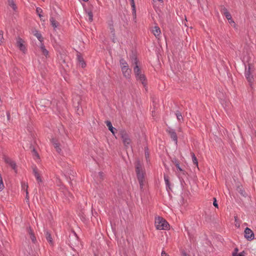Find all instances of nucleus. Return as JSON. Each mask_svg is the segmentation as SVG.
Listing matches in <instances>:
<instances>
[{"instance_id":"nucleus-1","label":"nucleus","mask_w":256,"mask_h":256,"mask_svg":"<svg viewBox=\"0 0 256 256\" xmlns=\"http://www.w3.org/2000/svg\"><path fill=\"white\" fill-rule=\"evenodd\" d=\"M136 172L138 180V181L140 189L144 190L145 183V172L139 160H137L135 163Z\"/></svg>"},{"instance_id":"nucleus-2","label":"nucleus","mask_w":256,"mask_h":256,"mask_svg":"<svg viewBox=\"0 0 256 256\" xmlns=\"http://www.w3.org/2000/svg\"><path fill=\"white\" fill-rule=\"evenodd\" d=\"M132 62L133 64H136L134 68V72L136 76V80L140 82L144 86H146V76L142 73L141 70L138 65V60L136 56H134L132 57Z\"/></svg>"},{"instance_id":"nucleus-3","label":"nucleus","mask_w":256,"mask_h":256,"mask_svg":"<svg viewBox=\"0 0 256 256\" xmlns=\"http://www.w3.org/2000/svg\"><path fill=\"white\" fill-rule=\"evenodd\" d=\"M155 226L157 230H168L170 225L163 218L158 217L155 220Z\"/></svg>"},{"instance_id":"nucleus-4","label":"nucleus","mask_w":256,"mask_h":256,"mask_svg":"<svg viewBox=\"0 0 256 256\" xmlns=\"http://www.w3.org/2000/svg\"><path fill=\"white\" fill-rule=\"evenodd\" d=\"M122 142L126 148H128L130 146L131 140L128 134L125 130H122L120 132Z\"/></svg>"},{"instance_id":"nucleus-5","label":"nucleus","mask_w":256,"mask_h":256,"mask_svg":"<svg viewBox=\"0 0 256 256\" xmlns=\"http://www.w3.org/2000/svg\"><path fill=\"white\" fill-rule=\"evenodd\" d=\"M245 76L250 86L252 88V85L254 82V78L250 70V66L248 65V68H246Z\"/></svg>"},{"instance_id":"nucleus-6","label":"nucleus","mask_w":256,"mask_h":256,"mask_svg":"<svg viewBox=\"0 0 256 256\" xmlns=\"http://www.w3.org/2000/svg\"><path fill=\"white\" fill-rule=\"evenodd\" d=\"M244 238L248 240L251 241L254 238V232L248 228H246L244 231Z\"/></svg>"},{"instance_id":"nucleus-7","label":"nucleus","mask_w":256,"mask_h":256,"mask_svg":"<svg viewBox=\"0 0 256 256\" xmlns=\"http://www.w3.org/2000/svg\"><path fill=\"white\" fill-rule=\"evenodd\" d=\"M3 158L6 163L9 164L10 167L14 170L15 172H17L16 164V162L12 160L10 158L4 156Z\"/></svg>"},{"instance_id":"nucleus-8","label":"nucleus","mask_w":256,"mask_h":256,"mask_svg":"<svg viewBox=\"0 0 256 256\" xmlns=\"http://www.w3.org/2000/svg\"><path fill=\"white\" fill-rule=\"evenodd\" d=\"M166 132L168 133L171 138L174 142L175 144H177L178 136L175 130L170 128H168Z\"/></svg>"},{"instance_id":"nucleus-9","label":"nucleus","mask_w":256,"mask_h":256,"mask_svg":"<svg viewBox=\"0 0 256 256\" xmlns=\"http://www.w3.org/2000/svg\"><path fill=\"white\" fill-rule=\"evenodd\" d=\"M32 169L34 174V175L38 183L40 184V182H42V180L40 177L38 170L35 165L32 166Z\"/></svg>"},{"instance_id":"nucleus-10","label":"nucleus","mask_w":256,"mask_h":256,"mask_svg":"<svg viewBox=\"0 0 256 256\" xmlns=\"http://www.w3.org/2000/svg\"><path fill=\"white\" fill-rule=\"evenodd\" d=\"M43 103L44 104H45V106H51V108H52L53 110H54V109H56L57 110H58V104L56 100H54L52 102H50L48 100H44Z\"/></svg>"},{"instance_id":"nucleus-11","label":"nucleus","mask_w":256,"mask_h":256,"mask_svg":"<svg viewBox=\"0 0 256 256\" xmlns=\"http://www.w3.org/2000/svg\"><path fill=\"white\" fill-rule=\"evenodd\" d=\"M24 40L22 38H19L16 41V45L17 46L20 48V50L23 52H25L26 50V48L24 45Z\"/></svg>"},{"instance_id":"nucleus-12","label":"nucleus","mask_w":256,"mask_h":256,"mask_svg":"<svg viewBox=\"0 0 256 256\" xmlns=\"http://www.w3.org/2000/svg\"><path fill=\"white\" fill-rule=\"evenodd\" d=\"M51 142L52 144L54 147L55 148L56 151L58 153H60L62 151L61 148H60V144L58 142V140L55 138H52L51 140Z\"/></svg>"},{"instance_id":"nucleus-13","label":"nucleus","mask_w":256,"mask_h":256,"mask_svg":"<svg viewBox=\"0 0 256 256\" xmlns=\"http://www.w3.org/2000/svg\"><path fill=\"white\" fill-rule=\"evenodd\" d=\"M122 71L124 76L126 78H130L131 70L129 68L128 66L126 68H122Z\"/></svg>"},{"instance_id":"nucleus-14","label":"nucleus","mask_w":256,"mask_h":256,"mask_svg":"<svg viewBox=\"0 0 256 256\" xmlns=\"http://www.w3.org/2000/svg\"><path fill=\"white\" fill-rule=\"evenodd\" d=\"M220 12L222 14H224L228 20H231V14L228 12V10L224 6H222L221 8Z\"/></svg>"},{"instance_id":"nucleus-15","label":"nucleus","mask_w":256,"mask_h":256,"mask_svg":"<svg viewBox=\"0 0 256 256\" xmlns=\"http://www.w3.org/2000/svg\"><path fill=\"white\" fill-rule=\"evenodd\" d=\"M32 34L34 36H36L38 40L40 42V43L42 42L44 40V38H42V34L40 32L37 30H34L32 31Z\"/></svg>"},{"instance_id":"nucleus-16","label":"nucleus","mask_w":256,"mask_h":256,"mask_svg":"<svg viewBox=\"0 0 256 256\" xmlns=\"http://www.w3.org/2000/svg\"><path fill=\"white\" fill-rule=\"evenodd\" d=\"M28 232L30 235V238L31 239L32 242L33 243H36V238L30 228H28Z\"/></svg>"},{"instance_id":"nucleus-17","label":"nucleus","mask_w":256,"mask_h":256,"mask_svg":"<svg viewBox=\"0 0 256 256\" xmlns=\"http://www.w3.org/2000/svg\"><path fill=\"white\" fill-rule=\"evenodd\" d=\"M40 49L42 54L47 57L48 56L49 52L45 48V46L44 44L42 42L40 44Z\"/></svg>"},{"instance_id":"nucleus-18","label":"nucleus","mask_w":256,"mask_h":256,"mask_svg":"<svg viewBox=\"0 0 256 256\" xmlns=\"http://www.w3.org/2000/svg\"><path fill=\"white\" fill-rule=\"evenodd\" d=\"M152 32L156 37L159 36L161 33L160 28H159V27L156 26H154L152 28Z\"/></svg>"},{"instance_id":"nucleus-19","label":"nucleus","mask_w":256,"mask_h":256,"mask_svg":"<svg viewBox=\"0 0 256 256\" xmlns=\"http://www.w3.org/2000/svg\"><path fill=\"white\" fill-rule=\"evenodd\" d=\"M172 161V162L174 164V165L176 166V168H177V169L178 170H179L180 172L183 171L182 169L180 166L179 161L178 159H176V158H174Z\"/></svg>"},{"instance_id":"nucleus-20","label":"nucleus","mask_w":256,"mask_h":256,"mask_svg":"<svg viewBox=\"0 0 256 256\" xmlns=\"http://www.w3.org/2000/svg\"><path fill=\"white\" fill-rule=\"evenodd\" d=\"M50 22L52 26L56 28L58 26L59 24L58 22L56 21L54 18L53 16H51L50 18Z\"/></svg>"},{"instance_id":"nucleus-21","label":"nucleus","mask_w":256,"mask_h":256,"mask_svg":"<svg viewBox=\"0 0 256 256\" xmlns=\"http://www.w3.org/2000/svg\"><path fill=\"white\" fill-rule=\"evenodd\" d=\"M106 124L108 128V130L113 134H114V130H116L112 126L111 122L109 120H106Z\"/></svg>"},{"instance_id":"nucleus-22","label":"nucleus","mask_w":256,"mask_h":256,"mask_svg":"<svg viewBox=\"0 0 256 256\" xmlns=\"http://www.w3.org/2000/svg\"><path fill=\"white\" fill-rule=\"evenodd\" d=\"M77 59L79 62L82 68H84L86 66L85 62H84V58L82 56L80 55H78Z\"/></svg>"},{"instance_id":"nucleus-23","label":"nucleus","mask_w":256,"mask_h":256,"mask_svg":"<svg viewBox=\"0 0 256 256\" xmlns=\"http://www.w3.org/2000/svg\"><path fill=\"white\" fill-rule=\"evenodd\" d=\"M46 238L48 242L50 244H52V238L50 234L48 231H46L45 232Z\"/></svg>"},{"instance_id":"nucleus-24","label":"nucleus","mask_w":256,"mask_h":256,"mask_svg":"<svg viewBox=\"0 0 256 256\" xmlns=\"http://www.w3.org/2000/svg\"><path fill=\"white\" fill-rule=\"evenodd\" d=\"M176 118L178 122H182L183 121V120H184L183 117L182 115L181 112L180 111L176 110Z\"/></svg>"},{"instance_id":"nucleus-25","label":"nucleus","mask_w":256,"mask_h":256,"mask_svg":"<svg viewBox=\"0 0 256 256\" xmlns=\"http://www.w3.org/2000/svg\"><path fill=\"white\" fill-rule=\"evenodd\" d=\"M130 4L132 8V13L133 16H136V6L134 4V0H130Z\"/></svg>"},{"instance_id":"nucleus-26","label":"nucleus","mask_w":256,"mask_h":256,"mask_svg":"<svg viewBox=\"0 0 256 256\" xmlns=\"http://www.w3.org/2000/svg\"><path fill=\"white\" fill-rule=\"evenodd\" d=\"M86 12L88 16V20L92 22L93 20V14L92 11L90 10H86Z\"/></svg>"},{"instance_id":"nucleus-27","label":"nucleus","mask_w":256,"mask_h":256,"mask_svg":"<svg viewBox=\"0 0 256 256\" xmlns=\"http://www.w3.org/2000/svg\"><path fill=\"white\" fill-rule=\"evenodd\" d=\"M164 180L166 186V188H168L170 189V182L169 180V176L167 175H164Z\"/></svg>"},{"instance_id":"nucleus-28","label":"nucleus","mask_w":256,"mask_h":256,"mask_svg":"<svg viewBox=\"0 0 256 256\" xmlns=\"http://www.w3.org/2000/svg\"><path fill=\"white\" fill-rule=\"evenodd\" d=\"M191 156H192V160L193 164L195 166H196L197 167H198V160H197L195 154H194V152H192L191 153Z\"/></svg>"},{"instance_id":"nucleus-29","label":"nucleus","mask_w":256,"mask_h":256,"mask_svg":"<svg viewBox=\"0 0 256 256\" xmlns=\"http://www.w3.org/2000/svg\"><path fill=\"white\" fill-rule=\"evenodd\" d=\"M120 62L122 68H124L128 66V63L124 58H121L120 60Z\"/></svg>"},{"instance_id":"nucleus-30","label":"nucleus","mask_w":256,"mask_h":256,"mask_svg":"<svg viewBox=\"0 0 256 256\" xmlns=\"http://www.w3.org/2000/svg\"><path fill=\"white\" fill-rule=\"evenodd\" d=\"M8 5L10 7H12L14 10H16L17 7L13 0H8Z\"/></svg>"},{"instance_id":"nucleus-31","label":"nucleus","mask_w":256,"mask_h":256,"mask_svg":"<svg viewBox=\"0 0 256 256\" xmlns=\"http://www.w3.org/2000/svg\"><path fill=\"white\" fill-rule=\"evenodd\" d=\"M238 248H236L234 249V252H232V256H244L243 252L238 254Z\"/></svg>"},{"instance_id":"nucleus-32","label":"nucleus","mask_w":256,"mask_h":256,"mask_svg":"<svg viewBox=\"0 0 256 256\" xmlns=\"http://www.w3.org/2000/svg\"><path fill=\"white\" fill-rule=\"evenodd\" d=\"M36 11L37 14L38 15V16L40 18L42 16V8H37Z\"/></svg>"},{"instance_id":"nucleus-33","label":"nucleus","mask_w":256,"mask_h":256,"mask_svg":"<svg viewBox=\"0 0 256 256\" xmlns=\"http://www.w3.org/2000/svg\"><path fill=\"white\" fill-rule=\"evenodd\" d=\"M4 188V186L2 180V178H0V192H2Z\"/></svg>"},{"instance_id":"nucleus-34","label":"nucleus","mask_w":256,"mask_h":256,"mask_svg":"<svg viewBox=\"0 0 256 256\" xmlns=\"http://www.w3.org/2000/svg\"><path fill=\"white\" fill-rule=\"evenodd\" d=\"M213 205L216 208H218V204L215 198H214Z\"/></svg>"},{"instance_id":"nucleus-35","label":"nucleus","mask_w":256,"mask_h":256,"mask_svg":"<svg viewBox=\"0 0 256 256\" xmlns=\"http://www.w3.org/2000/svg\"><path fill=\"white\" fill-rule=\"evenodd\" d=\"M32 152L34 153V154L36 157L39 158L38 154L34 148L32 150Z\"/></svg>"},{"instance_id":"nucleus-36","label":"nucleus","mask_w":256,"mask_h":256,"mask_svg":"<svg viewBox=\"0 0 256 256\" xmlns=\"http://www.w3.org/2000/svg\"><path fill=\"white\" fill-rule=\"evenodd\" d=\"M145 156H146V158H148L149 156V154L148 152V149L147 150H145Z\"/></svg>"},{"instance_id":"nucleus-37","label":"nucleus","mask_w":256,"mask_h":256,"mask_svg":"<svg viewBox=\"0 0 256 256\" xmlns=\"http://www.w3.org/2000/svg\"><path fill=\"white\" fill-rule=\"evenodd\" d=\"M161 256H168V254L164 251H162Z\"/></svg>"},{"instance_id":"nucleus-38","label":"nucleus","mask_w":256,"mask_h":256,"mask_svg":"<svg viewBox=\"0 0 256 256\" xmlns=\"http://www.w3.org/2000/svg\"><path fill=\"white\" fill-rule=\"evenodd\" d=\"M110 30H111V32L112 33V34L114 35V28L112 26L110 28Z\"/></svg>"},{"instance_id":"nucleus-39","label":"nucleus","mask_w":256,"mask_h":256,"mask_svg":"<svg viewBox=\"0 0 256 256\" xmlns=\"http://www.w3.org/2000/svg\"><path fill=\"white\" fill-rule=\"evenodd\" d=\"M99 176H100V178H102V179L103 178V176H104V174H103V172H99Z\"/></svg>"},{"instance_id":"nucleus-40","label":"nucleus","mask_w":256,"mask_h":256,"mask_svg":"<svg viewBox=\"0 0 256 256\" xmlns=\"http://www.w3.org/2000/svg\"><path fill=\"white\" fill-rule=\"evenodd\" d=\"M72 237L76 240H78V238L76 236L75 234L72 236Z\"/></svg>"},{"instance_id":"nucleus-41","label":"nucleus","mask_w":256,"mask_h":256,"mask_svg":"<svg viewBox=\"0 0 256 256\" xmlns=\"http://www.w3.org/2000/svg\"><path fill=\"white\" fill-rule=\"evenodd\" d=\"M2 34H1V32L0 31V42H2Z\"/></svg>"},{"instance_id":"nucleus-42","label":"nucleus","mask_w":256,"mask_h":256,"mask_svg":"<svg viewBox=\"0 0 256 256\" xmlns=\"http://www.w3.org/2000/svg\"><path fill=\"white\" fill-rule=\"evenodd\" d=\"M228 21H229V22H230V23H234V21L232 20V16H231V20H228Z\"/></svg>"},{"instance_id":"nucleus-43","label":"nucleus","mask_w":256,"mask_h":256,"mask_svg":"<svg viewBox=\"0 0 256 256\" xmlns=\"http://www.w3.org/2000/svg\"><path fill=\"white\" fill-rule=\"evenodd\" d=\"M26 198H27L28 200V191L26 190Z\"/></svg>"},{"instance_id":"nucleus-44","label":"nucleus","mask_w":256,"mask_h":256,"mask_svg":"<svg viewBox=\"0 0 256 256\" xmlns=\"http://www.w3.org/2000/svg\"><path fill=\"white\" fill-rule=\"evenodd\" d=\"M83 0L84 2H88V0Z\"/></svg>"},{"instance_id":"nucleus-45","label":"nucleus","mask_w":256,"mask_h":256,"mask_svg":"<svg viewBox=\"0 0 256 256\" xmlns=\"http://www.w3.org/2000/svg\"><path fill=\"white\" fill-rule=\"evenodd\" d=\"M69 238H70V240L71 238V237L70 236H69Z\"/></svg>"},{"instance_id":"nucleus-46","label":"nucleus","mask_w":256,"mask_h":256,"mask_svg":"<svg viewBox=\"0 0 256 256\" xmlns=\"http://www.w3.org/2000/svg\"><path fill=\"white\" fill-rule=\"evenodd\" d=\"M185 256H186V254H185Z\"/></svg>"}]
</instances>
